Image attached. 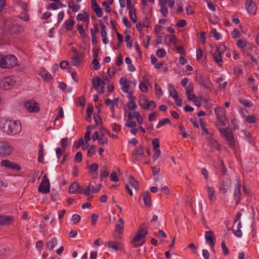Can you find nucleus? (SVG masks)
I'll return each mask as SVG.
<instances>
[{"label": "nucleus", "instance_id": "f257e3e1", "mask_svg": "<svg viewBox=\"0 0 259 259\" xmlns=\"http://www.w3.org/2000/svg\"><path fill=\"white\" fill-rule=\"evenodd\" d=\"M0 128L8 135L14 136L21 131L22 127L20 121L18 120L3 119L1 121Z\"/></svg>", "mask_w": 259, "mask_h": 259}, {"label": "nucleus", "instance_id": "f03ea898", "mask_svg": "<svg viewBox=\"0 0 259 259\" xmlns=\"http://www.w3.org/2000/svg\"><path fill=\"white\" fill-rule=\"evenodd\" d=\"M219 131L221 135L225 138L230 147L233 148L235 141L232 132L227 128H219Z\"/></svg>", "mask_w": 259, "mask_h": 259}, {"label": "nucleus", "instance_id": "7ed1b4c3", "mask_svg": "<svg viewBox=\"0 0 259 259\" xmlns=\"http://www.w3.org/2000/svg\"><path fill=\"white\" fill-rule=\"evenodd\" d=\"M15 82L16 81L12 76L4 77L0 80V88L4 90H10L13 88Z\"/></svg>", "mask_w": 259, "mask_h": 259}, {"label": "nucleus", "instance_id": "20e7f679", "mask_svg": "<svg viewBox=\"0 0 259 259\" xmlns=\"http://www.w3.org/2000/svg\"><path fill=\"white\" fill-rule=\"evenodd\" d=\"M214 113L220 124L222 126H226L227 120L224 109L221 107H217L214 109Z\"/></svg>", "mask_w": 259, "mask_h": 259}, {"label": "nucleus", "instance_id": "39448f33", "mask_svg": "<svg viewBox=\"0 0 259 259\" xmlns=\"http://www.w3.org/2000/svg\"><path fill=\"white\" fill-rule=\"evenodd\" d=\"M13 151L12 147L6 142H0V156L9 155Z\"/></svg>", "mask_w": 259, "mask_h": 259}, {"label": "nucleus", "instance_id": "423d86ee", "mask_svg": "<svg viewBox=\"0 0 259 259\" xmlns=\"http://www.w3.org/2000/svg\"><path fill=\"white\" fill-rule=\"evenodd\" d=\"M24 107L29 112H37L39 110L37 103L34 100H29L24 103Z\"/></svg>", "mask_w": 259, "mask_h": 259}, {"label": "nucleus", "instance_id": "0eeeda50", "mask_svg": "<svg viewBox=\"0 0 259 259\" xmlns=\"http://www.w3.org/2000/svg\"><path fill=\"white\" fill-rule=\"evenodd\" d=\"M50 182L46 176L42 178V182L38 188V191L43 193H48L50 192Z\"/></svg>", "mask_w": 259, "mask_h": 259}, {"label": "nucleus", "instance_id": "6e6552de", "mask_svg": "<svg viewBox=\"0 0 259 259\" xmlns=\"http://www.w3.org/2000/svg\"><path fill=\"white\" fill-rule=\"evenodd\" d=\"M205 238L206 243L211 247H213L214 245L215 235L212 231L205 232Z\"/></svg>", "mask_w": 259, "mask_h": 259}, {"label": "nucleus", "instance_id": "1a4fd4ad", "mask_svg": "<svg viewBox=\"0 0 259 259\" xmlns=\"http://www.w3.org/2000/svg\"><path fill=\"white\" fill-rule=\"evenodd\" d=\"M101 187H102V185L99 184L97 185L96 189H94V186L92 184H90L89 187L87 188H85L83 190V193L85 195L89 196L90 195L91 192L92 193H97L100 190Z\"/></svg>", "mask_w": 259, "mask_h": 259}, {"label": "nucleus", "instance_id": "9d476101", "mask_svg": "<svg viewBox=\"0 0 259 259\" xmlns=\"http://www.w3.org/2000/svg\"><path fill=\"white\" fill-rule=\"evenodd\" d=\"M245 7L247 12L250 14H255L256 7L255 4L251 0H247L245 3Z\"/></svg>", "mask_w": 259, "mask_h": 259}, {"label": "nucleus", "instance_id": "9b49d317", "mask_svg": "<svg viewBox=\"0 0 259 259\" xmlns=\"http://www.w3.org/2000/svg\"><path fill=\"white\" fill-rule=\"evenodd\" d=\"M241 184L238 182L235 186L234 192V198L235 202L238 203L241 199Z\"/></svg>", "mask_w": 259, "mask_h": 259}, {"label": "nucleus", "instance_id": "f8f14e48", "mask_svg": "<svg viewBox=\"0 0 259 259\" xmlns=\"http://www.w3.org/2000/svg\"><path fill=\"white\" fill-rule=\"evenodd\" d=\"M14 219L10 215H0V225H7L12 224Z\"/></svg>", "mask_w": 259, "mask_h": 259}, {"label": "nucleus", "instance_id": "ddd939ff", "mask_svg": "<svg viewBox=\"0 0 259 259\" xmlns=\"http://www.w3.org/2000/svg\"><path fill=\"white\" fill-rule=\"evenodd\" d=\"M9 31L12 33H18L22 30V27L19 24L13 22L9 27Z\"/></svg>", "mask_w": 259, "mask_h": 259}, {"label": "nucleus", "instance_id": "4468645a", "mask_svg": "<svg viewBox=\"0 0 259 259\" xmlns=\"http://www.w3.org/2000/svg\"><path fill=\"white\" fill-rule=\"evenodd\" d=\"M6 60L8 65V68L13 67L17 64V58L14 55L6 56Z\"/></svg>", "mask_w": 259, "mask_h": 259}, {"label": "nucleus", "instance_id": "2eb2a0df", "mask_svg": "<svg viewBox=\"0 0 259 259\" xmlns=\"http://www.w3.org/2000/svg\"><path fill=\"white\" fill-rule=\"evenodd\" d=\"M222 54L216 51L212 54L213 59L215 63L217 64L219 66H222L223 65V61L222 59Z\"/></svg>", "mask_w": 259, "mask_h": 259}, {"label": "nucleus", "instance_id": "dca6fc26", "mask_svg": "<svg viewBox=\"0 0 259 259\" xmlns=\"http://www.w3.org/2000/svg\"><path fill=\"white\" fill-rule=\"evenodd\" d=\"M148 233L146 230L142 229L140 230L137 235L135 236L134 239L132 241L133 243L137 242L141 240L144 236H145Z\"/></svg>", "mask_w": 259, "mask_h": 259}, {"label": "nucleus", "instance_id": "f3484780", "mask_svg": "<svg viewBox=\"0 0 259 259\" xmlns=\"http://www.w3.org/2000/svg\"><path fill=\"white\" fill-rule=\"evenodd\" d=\"M39 75L44 79L49 81L52 79L51 74L44 68H41L39 72Z\"/></svg>", "mask_w": 259, "mask_h": 259}, {"label": "nucleus", "instance_id": "a211bd4d", "mask_svg": "<svg viewBox=\"0 0 259 259\" xmlns=\"http://www.w3.org/2000/svg\"><path fill=\"white\" fill-rule=\"evenodd\" d=\"M207 195L209 200L213 202L215 200V189L213 187L208 186L207 188Z\"/></svg>", "mask_w": 259, "mask_h": 259}, {"label": "nucleus", "instance_id": "6ab92c4d", "mask_svg": "<svg viewBox=\"0 0 259 259\" xmlns=\"http://www.w3.org/2000/svg\"><path fill=\"white\" fill-rule=\"evenodd\" d=\"M241 136L248 142L251 143L253 141V138L250 133L246 130H242L240 133Z\"/></svg>", "mask_w": 259, "mask_h": 259}, {"label": "nucleus", "instance_id": "aec40b11", "mask_svg": "<svg viewBox=\"0 0 259 259\" xmlns=\"http://www.w3.org/2000/svg\"><path fill=\"white\" fill-rule=\"evenodd\" d=\"M230 181L227 180L226 181H222L220 183L219 189L224 194H225L228 191L230 186Z\"/></svg>", "mask_w": 259, "mask_h": 259}, {"label": "nucleus", "instance_id": "412c9836", "mask_svg": "<svg viewBox=\"0 0 259 259\" xmlns=\"http://www.w3.org/2000/svg\"><path fill=\"white\" fill-rule=\"evenodd\" d=\"M75 23V21L74 20L73 17H71L69 19L67 20L64 23L65 28L69 31L72 30Z\"/></svg>", "mask_w": 259, "mask_h": 259}, {"label": "nucleus", "instance_id": "4be33fe9", "mask_svg": "<svg viewBox=\"0 0 259 259\" xmlns=\"http://www.w3.org/2000/svg\"><path fill=\"white\" fill-rule=\"evenodd\" d=\"M143 199L145 205L150 206L151 205V195L148 191L144 192L143 194Z\"/></svg>", "mask_w": 259, "mask_h": 259}, {"label": "nucleus", "instance_id": "5701e85b", "mask_svg": "<svg viewBox=\"0 0 259 259\" xmlns=\"http://www.w3.org/2000/svg\"><path fill=\"white\" fill-rule=\"evenodd\" d=\"M107 246L108 247L112 248L114 251H117L121 249L120 244L119 243H115L112 241L108 242Z\"/></svg>", "mask_w": 259, "mask_h": 259}, {"label": "nucleus", "instance_id": "b1692460", "mask_svg": "<svg viewBox=\"0 0 259 259\" xmlns=\"http://www.w3.org/2000/svg\"><path fill=\"white\" fill-rule=\"evenodd\" d=\"M119 224H117L115 226V231L120 234L122 232L123 229L124 221L122 218L119 219Z\"/></svg>", "mask_w": 259, "mask_h": 259}, {"label": "nucleus", "instance_id": "393cba45", "mask_svg": "<svg viewBox=\"0 0 259 259\" xmlns=\"http://www.w3.org/2000/svg\"><path fill=\"white\" fill-rule=\"evenodd\" d=\"M95 31H93V29H91V35L92 38V44H96L97 43V40L96 39L95 35L99 31V28L98 24H95Z\"/></svg>", "mask_w": 259, "mask_h": 259}, {"label": "nucleus", "instance_id": "a878e982", "mask_svg": "<svg viewBox=\"0 0 259 259\" xmlns=\"http://www.w3.org/2000/svg\"><path fill=\"white\" fill-rule=\"evenodd\" d=\"M58 241L57 239L56 238H52L47 243V247L48 248L52 250H53L57 245Z\"/></svg>", "mask_w": 259, "mask_h": 259}, {"label": "nucleus", "instance_id": "bb28decb", "mask_svg": "<svg viewBox=\"0 0 259 259\" xmlns=\"http://www.w3.org/2000/svg\"><path fill=\"white\" fill-rule=\"evenodd\" d=\"M129 16L131 19L134 23L137 22V15L136 13V9L134 7H131V9L129 10Z\"/></svg>", "mask_w": 259, "mask_h": 259}, {"label": "nucleus", "instance_id": "cd10ccee", "mask_svg": "<svg viewBox=\"0 0 259 259\" xmlns=\"http://www.w3.org/2000/svg\"><path fill=\"white\" fill-rule=\"evenodd\" d=\"M79 186L76 182H74L71 184L69 188V191L70 193H76L79 190Z\"/></svg>", "mask_w": 259, "mask_h": 259}, {"label": "nucleus", "instance_id": "c85d7f7f", "mask_svg": "<svg viewBox=\"0 0 259 259\" xmlns=\"http://www.w3.org/2000/svg\"><path fill=\"white\" fill-rule=\"evenodd\" d=\"M156 107V105L155 102L153 101H149L148 102V104H146V105H144L143 106V109L145 110H149L150 109L151 110H153L154 108H155Z\"/></svg>", "mask_w": 259, "mask_h": 259}, {"label": "nucleus", "instance_id": "c756f323", "mask_svg": "<svg viewBox=\"0 0 259 259\" xmlns=\"http://www.w3.org/2000/svg\"><path fill=\"white\" fill-rule=\"evenodd\" d=\"M168 90L169 93V96H171L172 98L178 97V93L172 84H168Z\"/></svg>", "mask_w": 259, "mask_h": 259}, {"label": "nucleus", "instance_id": "7c9ffc66", "mask_svg": "<svg viewBox=\"0 0 259 259\" xmlns=\"http://www.w3.org/2000/svg\"><path fill=\"white\" fill-rule=\"evenodd\" d=\"M93 83L96 88L103 87L102 80L98 76H96L93 78Z\"/></svg>", "mask_w": 259, "mask_h": 259}, {"label": "nucleus", "instance_id": "2f4dec72", "mask_svg": "<svg viewBox=\"0 0 259 259\" xmlns=\"http://www.w3.org/2000/svg\"><path fill=\"white\" fill-rule=\"evenodd\" d=\"M94 107L92 105L89 106L88 109H87V115L85 117V119L86 121L90 122L91 121V118L92 115V113L93 112Z\"/></svg>", "mask_w": 259, "mask_h": 259}, {"label": "nucleus", "instance_id": "473e14b6", "mask_svg": "<svg viewBox=\"0 0 259 259\" xmlns=\"http://www.w3.org/2000/svg\"><path fill=\"white\" fill-rule=\"evenodd\" d=\"M2 166L6 167L7 168H15L13 163L8 160H3L1 162Z\"/></svg>", "mask_w": 259, "mask_h": 259}, {"label": "nucleus", "instance_id": "72a5a7b5", "mask_svg": "<svg viewBox=\"0 0 259 259\" xmlns=\"http://www.w3.org/2000/svg\"><path fill=\"white\" fill-rule=\"evenodd\" d=\"M6 56L0 54V66L4 68H8Z\"/></svg>", "mask_w": 259, "mask_h": 259}, {"label": "nucleus", "instance_id": "f704fd0d", "mask_svg": "<svg viewBox=\"0 0 259 259\" xmlns=\"http://www.w3.org/2000/svg\"><path fill=\"white\" fill-rule=\"evenodd\" d=\"M247 41L245 39H239L237 41V46L241 49H243V48H245L247 45Z\"/></svg>", "mask_w": 259, "mask_h": 259}, {"label": "nucleus", "instance_id": "c9c22d12", "mask_svg": "<svg viewBox=\"0 0 259 259\" xmlns=\"http://www.w3.org/2000/svg\"><path fill=\"white\" fill-rule=\"evenodd\" d=\"M60 145L65 151L66 148L69 146V139L68 138H63L60 141Z\"/></svg>", "mask_w": 259, "mask_h": 259}, {"label": "nucleus", "instance_id": "e433bc0d", "mask_svg": "<svg viewBox=\"0 0 259 259\" xmlns=\"http://www.w3.org/2000/svg\"><path fill=\"white\" fill-rule=\"evenodd\" d=\"M129 181L130 185L132 187H133L136 190L138 189V182L134 178L130 177Z\"/></svg>", "mask_w": 259, "mask_h": 259}, {"label": "nucleus", "instance_id": "4c0bfd02", "mask_svg": "<svg viewBox=\"0 0 259 259\" xmlns=\"http://www.w3.org/2000/svg\"><path fill=\"white\" fill-rule=\"evenodd\" d=\"M170 121L168 118H163L161 120H160L156 125L157 128H160L162 126L164 125L166 123H169Z\"/></svg>", "mask_w": 259, "mask_h": 259}, {"label": "nucleus", "instance_id": "58836bf2", "mask_svg": "<svg viewBox=\"0 0 259 259\" xmlns=\"http://www.w3.org/2000/svg\"><path fill=\"white\" fill-rule=\"evenodd\" d=\"M7 250L5 246L0 248V259H4L7 255Z\"/></svg>", "mask_w": 259, "mask_h": 259}, {"label": "nucleus", "instance_id": "ea45409f", "mask_svg": "<svg viewBox=\"0 0 259 259\" xmlns=\"http://www.w3.org/2000/svg\"><path fill=\"white\" fill-rule=\"evenodd\" d=\"M80 62V59L78 56H75L72 58L71 63L74 66H77Z\"/></svg>", "mask_w": 259, "mask_h": 259}, {"label": "nucleus", "instance_id": "a19ab883", "mask_svg": "<svg viewBox=\"0 0 259 259\" xmlns=\"http://www.w3.org/2000/svg\"><path fill=\"white\" fill-rule=\"evenodd\" d=\"M154 89L156 95L159 97H160L162 95V91L160 86L157 83H155L154 85Z\"/></svg>", "mask_w": 259, "mask_h": 259}, {"label": "nucleus", "instance_id": "79ce46f5", "mask_svg": "<svg viewBox=\"0 0 259 259\" xmlns=\"http://www.w3.org/2000/svg\"><path fill=\"white\" fill-rule=\"evenodd\" d=\"M185 94H188L189 93H192L193 92L194 90V85L192 83H190L188 84L187 87H185Z\"/></svg>", "mask_w": 259, "mask_h": 259}, {"label": "nucleus", "instance_id": "37998d69", "mask_svg": "<svg viewBox=\"0 0 259 259\" xmlns=\"http://www.w3.org/2000/svg\"><path fill=\"white\" fill-rule=\"evenodd\" d=\"M96 152V147L94 145L92 146L89 148L87 152V155L88 157H92Z\"/></svg>", "mask_w": 259, "mask_h": 259}, {"label": "nucleus", "instance_id": "c03bdc74", "mask_svg": "<svg viewBox=\"0 0 259 259\" xmlns=\"http://www.w3.org/2000/svg\"><path fill=\"white\" fill-rule=\"evenodd\" d=\"M166 54V51L163 49H158L156 52V55L159 58L164 57L165 56Z\"/></svg>", "mask_w": 259, "mask_h": 259}, {"label": "nucleus", "instance_id": "a18cd8bd", "mask_svg": "<svg viewBox=\"0 0 259 259\" xmlns=\"http://www.w3.org/2000/svg\"><path fill=\"white\" fill-rule=\"evenodd\" d=\"M68 7L70 9H71L74 12L78 11L80 9V6L79 5H74L71 3H69Z\"/></svg>", "mask_w": 259, "mask_h": 259}, {"label": "nucleus", "instance_id": "49530a36", "mask_svg": "<svg viewBox=\"0 0 259 259\" xmlns=\"http://www.w3.org/2000/svg\"><path fill=\"white\" fill-rule=\"evenodd\" d=\"M226 50V47L224 45H220L217 47L215 51L223 54Z\"/></svg>", "mask_w": 259, "mask_h": 259}, {"label": "nucleus", "instance_id": "de8ad7c7", "mask_svg": "<svg viewBox=\"0 0 259 259\" xmlns=\"http://www.w3.org/2000/svg\"><path fill=\"white\" fill-rule=\"evenodd\" d=\"M98 141L100 144H105L107 143V138L103 134H101L99 138L98 139Z\"/></svg>", "mask_w": 259, "mask_h": 259}, {"label": "nucleus", "instance_id": "09e8293b", "mask_svg": "<svg viewBox=\"0 0 259 259\" xmlns=\"http://www.w3.org/2000/svg\"><path fill=\"white\" fill-rule=\"evenodd\" d=\"M211 34L212 36L215 38L217 40H219L221 38V36L219 33H218L215 29H212L210 31Z\"/></svg>", "mask_w": 259, "mask_h": 259}, {"label": "nucleus", "instance_id": "8fccbe9b", "mask_svg": "<svg viewBox=\"0 0 259 259\" xmlns=\"http://www.w3.org/2000/svg\"><path fill=\"white\" fill-rule=\"evenodd\" d=\"M94 12L96 13V15L98 17H101L103 16V12L101 8H100L99 7L95 8L94 9Z\"/></svg>", "mask_w": 259, "mask_h": 259}, {"label": "nucleus", "instance_id": "3c124183", "mask_svg": "<svg viewBox=\"0 0 259 259\" xmlns=\"http://www.w3.org/2000/svg\"><path fill=\"white\" fill-rule=\"evenodd\" d=\"M144 151L141 147H138L134 151V154L136 156H141L143 154Z\"/></svg>", "mask_w": 259, "mask_h": 259}, {"label": "nucleus", "instance_id": "603ef678", "mask_svg": "<svg viewBox=\"0 0 259 259\" xmlns=\"http://www.w3.org/2000/svg\"><path fill=\"white\" fill-rule=\"evenodd\" d=\"M166 37H168L169 43L176 45L177 43V40L176 36L174 35H166Z\"/></svg>", "mask_w": 259, "mask_h": 259}, {"label": "nucleus", "instance_id": "864d4df0", "mask_svg": "<svg viewBox=\"0 0 259 259\" xmlns=\"http://www.w3.org/2000/svg\"><path fill=\"white\" fill-rule=\"evenodd\" d=\"M231 35L233 38H236L239 37L241 35V33L238 29H235L231 32Z\"/></svg>", "mask_w": 259, "mask_h": 259}, {"label": "nucleus", "instance_id": "5fc2aeb1", "mask_svg": "<svg viewBox=\"0 0 259 259\" xmlns=\"http://www.w3.org/2000/svg\"><path fill=\"white\" fill-rule=\"evenodd\" d=\"M221 247L223 250V252L224 255H227L228 254V249L225 245V242L224 241L221 242Z\"/></svg>", "mask_w": 259, "mask_h": 259}, {"label": "nucleus", "instance_id": "6e6d98bb", "mask_svg": "<svg viewBox=\"0 0 259 259\" xmlns=\"http://www.w3.org/2000/svg\"><path fill=\"white\" fill-rule=\"evenodd\" d=\"M64 151V149L61 148H58L56 149V156L58 159H59L62 155Z\"/></svg>", "mask_w": 259, "mask_h": 259}, {"label": "nucleus", "instance_id": "4d7b16f0", "mask_svg": "<svg viewBox=\"0 0 259 259\" xmlns=\"http://www.w3.org/2000/svg\"><path fill=\"white\" fill-rule=\"evenodd\" d=\"M122 22L127 28H131L132 26L131 22L125 17L122 18Z\"/></svg>", "mask_w": 259, "mask_h": 259}, {"label": "nucleus", "instance_id": "13d9d810", "mask_svg": "<svg viewBox=\"0 0 259 259\" xmlns=\"http://www.w3.org/2000/svg\"><path fill=\"white\" fill-rule=\"evenodd\" d=\"M93 63L94 64V69L96 70H99L100 67H101V65H100V64L99 63V62H98V61L95 59L93 60Z\"/></svg>", "mask_w": 259, "mask_h": 259}, {"label": "nucleus", "instance_id": "bf43d9fd", "mask_svg": "<svg viewBox=\"0 0 259 259\" xmlns=\"http://www.w3.org/2000/svg\"><path fill=\"white\" fill-rule=\"evenodd\" d=\"M116 71V69L115 67L109 68L108 69L107 73L108 76L111 78L115 74Z\"/></svg>", "mask_w": 259, "mask_h": 259}, {"label": "nucleus", "instance_id": "052dcab7", "mask_svg": "<svg viewBox=\"0 0 259 259\" xmlns=\"http://www.w3.org/2000/svg\"><path fill=\"white\" fill-rule=\"evenodd\" d=\"M74 159L76 161L80 162L82 160V154L81 152H78L76 153L74 157Z\"/></svg>", "mask_w": 259, "mask_h": 259}, {"label": "nucleus", "instance_id": "680f3d73", "mask_svg": "<svg viewBox=\"0 0 259 259\" xmlns=\"http://www.w3.org/2000/svg\"><path fill=\"white\" fill-rule=\"evenodd\" d=\"M90 170L93 172L97 171L98 168V165L96 163H94L92 164L89 167Z\"/></svg>", "mask_w": 259, "mask_h": 259}, {"label": "nucleus", "instance_id": "e2e57ef3", "mask_svg": "<svg viewBox=\"0 0 259 259\" xmlns=\"http://www.w3.org/2000/svg\"><path fill=\"white\" fill-rule=\"evenodd\" d=\"M203 56V52L201 49H197L196 51V59L200 60Z\"/></svg>", "mask_w": 259, "mask_h": 259}, {"label": "nucleus", "instance_id": "0e129e2a", "mask_svg": "<svg viewBox=\"0 0 259 259\" xmlns=\"http://www.w3.org/2000/svg\"><path fill=\"white\" fill-rule=\"evenodd\" d=\"M109 172L108 171L107 168L104 166L101 171V177L102 178H106L108 177Z\"/></svg>", "mask_w": 259, "mask_h": 259}, {"label": "nucleus", "instance_id": "69168bd1", "mask_svg": "<svg viewBox=\"0 0 259 259\" xmlns=\"http://www.w3.org/2000/svg\"><path fill=\"white\" fill-rule=\"evenodd\" d=\"M154 150L155 151V152L153 155V159L154 161H155L159 156L161 152L159 149H154Z\"/></svg>", "mask_w": 259, "mask_h": 259}, {"label": "nucleus", "instance_id": "338daca9", "mask_svg": "<svg viewBox=\"0 0 259 259\" xmlns=\"http://www.w3.org/2000/svg\"><path fill=\"white\" fill-rule=\"evenodd\" d=\"M139 88H140V90L142 91V92H143L144 93L147 92L148 90V87H147L146 84L143 82L140 83Z\"/></svg>", "mask_w": 259, "mask_h": 259}, {"label": "nucleus", "instance_id": "774afa93", "mask_svg": "<svg viewBox=\"0 0 259 259\" xmlns=\"http://www.w3.org/2000/svg\"><path fill=\"white\" fill-rule=\"evenodd\" d=\"M136 125H137L136 122L134 121H132V120H128L125 123V126H126L128 127H131V128L135 127L136 126Z\"/></svg>", "mask_w": 259, "mask_h": 259}]
</instances>
